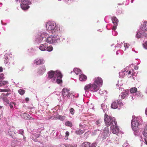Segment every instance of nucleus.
<instances>
[{
    "mask_svg": "<svg viewBox=\"0 0 147 147\" xmlns=\"http://www.w3.org/2000/svg\"><path fill=\"white\" fill-rule=\"evenodd\" d=\"M53 48L52 46L50 45L49 46H47V49L46 50L47 51L49 52H51L53 50Z\"/></svg>",
    "mask_w": 147,
    "mask_h": 147,
    "instance_id": "35",
    "label": "nucleus"
},
{
    "mask_svg": "<svg viewBox=\"0 0 147 147\" xmlns=\"http://www.w3.org/2000/svg\"><path fill=\"white\" fill-rule=\"evenodd\" d=\"M134 71L133 69H132L131 70H129L127 73L128 77L130 78L132 77L134 79H135V77L134 76H136V74L134 72Z\"/></svg>",
    "mask_w": 147,
    "mask_h": 147,
    "instance_id": "18",
    "label": "nucleus"
},
{
    "mask_svg": "<svg viewBox=\"0 0 147 147\" xmlns=\"http://www.w3.org/2000/svg\"><path fill=\"white\" fill-rule=\"evenodd\" d=\"M44 63V61L43 59H37L35 60L34 63L37 65H40L43 64Z\"/></svg>",
    "mask_w": 147,
    "mask_h": 147,
    "instance_id": "20",
    "label": "nucleus"
},
{
    "mask_svg": "<svg viewBox=\"0 0 147 147\" xmlns=\"http://www.w3.org/2000/svg\"><path fill=\"white\" fill-rule=\"evenodd\" d=\"M74 71L77 75L81 74V71L80 69L78 68H75L74 69Z\"/></svg>",
    "mask_w": 147,
    "mask_h": 147,
    "instance_id": "27",
    "label": "nucleus"
},
{
    "mask_svg": "<svg viewBox=\"0 0 147 147\" xmlns=\"http://www.w3.org/2000/svg\"><path fill=\"white\" fill-rule=\"evenodd\" d=\"M137 91V89L136 87L131 88L130 90V92L132 94L134 95H135Z\"/></svg>",
    "mask_w": 147,
    "mask_h": 147,
    "instance_id": "25",
    "label": "nucleus"
},
{
    "mask_svg": "<svg viewBox=\"0 0 147 147\" xmlns=\"http://www.w3.org/2000/svg\"><path fill=\"white\" fill-rule=\"evenodd\" d=\"M102 134L106 136H108L109 134L108 129L107 128H105L104 129L103 132Z\"/></svg>",
    "mask_w": 147,
    "mask_h": 147,
    "instance_id": "28",
    "label": "nucleus"
},
{
    "mask_svg": "<svg viewBox=\"0 0 147 147\" xmlns=\"http://www.w3.org/2000/svg\"><path fill=\"white\" fill-rule=\"evenodd\" d=\"M10 93H7L6 94V96H8L9 94Z\"/></svg>",
    "mask_w": 147,
    "mask_h": 147,
    "instance_id": "61",
    "label": "nucleus"
},
{
    "mask_svg": "<svg viewBox=\"0 0 147 147\" xmlns=\"http://www.w3.org/2000/svg\"><path fill=\"white\" fill-rule=\"evenodd\" d=\"M39 49L41 51H46V49H47V44L45 43L40 45L39 47Z\"/></svg>",
    "mask_w": 147,
    "mask_h": 147,
    "instance_id": "22",
    "label": "nucleus"
},
{
    "mask_svg": "<svg viewBox=\"0 0 147 147\" xmlns=\"http://www.w3.org/2000/svg\"><path fill=\"white\" fill-rule=\"evenodd\" d=\"M75 133L77 134L80 135L84 133V131L82 130L78 129L76 131Z\"/></svg>",
    "mask_w": 147,
    "mask_h": 147,
    "instance_id": "34",
    "label": "nucleus"
},
{
    "mask_svg": "<svg viewBox=\"0 0 147 147\" xmlns=\"http://www.w3.org/2000/svg\"><path fill=\"white\" fill-rule=\"evenodd\" d=\"M141 26L136 35V37L138 38L142 37L144 36L146 37V36L147 34L146 32L147 31V22H145L142 24Z\"/></svg>",
    "mask_w": 147,
    "mask_h": 147,
    "instance_id": "4",
    "label": "nucleus"
},
{
    "mask_svg": "<svg viewBox=\"0 0 147 147\" xmlns=\"http://www.w3.org/2000/svg\"><path fill=\"white\" fill-rule=\"evenodd\" d=\"M100 132V131L99 129H96V130L92 132V134L94 135H96V134H98Z\"/></svg>",
    "mask_w": 147,
    "mask_h": 147,
    "instance_id": "37",
    "label": "nucleus"
},
{
    "mask_svg": "<svg viewBox=\"0 0 147 147\" xmlns=\"http://www.w3.org/2000/svg\"><path fill=\"white\" fill-rule=\"evenodd\" d=\"M25 100L27 102L29 100V98H26L25 99Z\"/></svg>",
    "mask_w": 147,
    "mask_h": 147,
    "instance_id": "57",
    "label": "nucleus"
},
{
    "mask_svg": "<svg viewBox=\"0 0 147 147\" xmlns=\"http://www.w3.org/2000/svg\"><path fill=\"white\" fill-rule=\"evenodd\" d=\"M128 67H127L125 69L121 71V72L119 73V76L120 77L123 78L125 75L127 74V73L128 72L127 68Z\"/></svg>",
    "mask_w": 147,
    "mask_h": 147,
    "instance_id": "17",
    "label": "nucleus"
},
{
    "mask_svg": "<svg viewBox=\"0 0 147 147\" xmlns=\"http://www.w3.org/2000/svg\"><path fill=\"white\" fill-rule=\"evenodd\" d=\"M103 110L104 111V112H105V111L106 110L105 109L106 106H105L104 105H103H103H102L101 106ZM106 107H107V106H106Z\"/></svg>",
    "mask_w": 147,
    "mask_h": 147,
    "instance_id": "56",
    "label": "nucleus"
},
{
    "mask_svg": "<svg viewBox=\"0 0 147 147\" xmlns=\"http://www.w3.org/2000/svg\"><path fill=\"white\" fill-rule=\"evenodd\" d=\"M115 30L116 29H113V31H112V34L114 36H116L117 34V32L115 31Z\"/></svg>",
    "mask_w": 147,
    "mask_h": 147,
    "instance_id": "45",
    "label": "nucleus"
},
{
    "mask_svg": "<svg viewBox=\"0 0 147 147\" xmlns=\"http://www.w3.org/2000/svg\"><path fill=\"white\" fill-rule=\"evenodd\" d=\"M3 71V68L1 67H0V72Z\"/></svg>",
    "mask_w": 147,
    "mask_h": 147,
    "instance_id": "59",
    "label": "nucleus"
},
{
    "mask_svg": "<svg viewBox=\"0 0 147 147\" xmlns=\"http://www.w3.org/2000/svg\"><path fill=\"white\" fill-rule=\"evenodd\" d=\"M129 44L128 43H125L124 44V47L125 48V49L126 48H128L129 47Z\"/></svg>",
    "mask_w": 147,
    "mask_h": 147,
    "instance_id": "50",
    "label": "nucleus"
},
{
    "mask_svg": "<svg viewBox=\"0 0 147 147\" xmlns=\"http://www.w3.org/2000/svg\"><path fill=\"white\" fill-rule=\"evenodd\" d=\"M62 94L64 96H67L68 98L70 97V95L71 93H70V90L69 89L67 88H64L62 90Z\"/></svg>",
    "mask_w": 147,
    "mask_h": 147,
    "instance_id": "11",
    "label": "nucleus"
},
{
    "mask_svg": "<svg viewBox=\"0 0 147 147\" xmlns=\"http://www.w3.org/2000/svg\"><path fill=\"white\" fill-rule=\"evenodd\" d=\"M63 145L65 147H73L71 144H63Z\"/></svg>",
    "mask_w": 147,
    "mask_h": 147,
    "instance_id": "52",
    "label": "nucleus"
},
{
    "mask_svg": "<svg viewBox=\"0 0 147 147\" xmlns=\"http://www.w3.org/2000/svg\"><path fill=\"white\" fill-rule=\"evenodd\" d=\"M123 105L120 99H119L112 102L111 104V107L112 109H115L118 108V106L121 107Z\"/></svg>",
    "mask_w": 147,
    "mask_h": 147,
    "instance_id": "10",
    "label": "nucleus"
},
{
    "mask_svg": "<svg viewBox=\"0 0 147 147\" xmlns=\"http://www.w3.org/2000/svg\"><path fill=\"white\" fill-rule=\"evenodd\" d=\"M40 135L39 134H37L36 133H34L32 135V140L33 141L36 142L37 140L36 139H34V137L35 138H37Z\"/></svg>",
    "mask_w": 147,
    "mask_h": 147,
    "instance_id": "29",
    "label": "nucleus"
},
{
    "mask_svg": "<svg viewBox=\"0 0 147 147\" xmlns=\"http://www.w3.org/2000/svg\"><path fill=\"white\" fill-rule=\"evenodd\" d=\"M4 78L3 74H1L0 75V80H3Z\"/></svg>",
    "mask_w": 147,
    "mask_h": 147,
    "instance_id": "55",
    "label": "nucleus"
},
{
    "mask_svg": "<svg viewBox=\"0 0 147 147\" xmlns=\"http://www.w3.org/2000/svg\"><path fill=\"white\" fill-rule=\"evenodd\" d=\"M65 0V1L66 3H69V4H70V3H72V2H73L75 1H76L77 2V1H78V0Z\"/></svg>",
    "mask_w": 147,
    "mask_h": 147,
    "instance_id": "43",
    "label": "nucleus"
},
{
    "mask_svg": "<svg viewBox=\"0 0 147 147\" xmlns=\"http://www.w3.org/2000/svg\"><path fill=\"white\" fill-rule=\"evenodd\" d=\"M47 35L48 33L46 32H38L35 36L34 39L35 42L38 44L44 42V41L47 42L45 39L47 38L46 36H47Z\"/></svg>",
    "mask_w": 147,
    "mask_h": 147,
    "instance_id": "5",
    "label": "nucleus"
},
{
    "mask_svg": "<svg viewBox=\"0 0 147 147\" xmlns=\"http://www.w3.org/2000/svg\"><path fill=\"white\" fill-rule=\"evenodd\" d=\"M38 73L40 75H42L46 71V68L45 65L40 66L38 70Z\"/></svg>",
    "mask_w": 147,
    "mask_h": 147,
    "instance_id": "15",
    "label": "nucleus"
},
{
    "mask_svg": "<svg viewBox=\"0 0 147 147\" xmlns=\"http://www.w3.org/2000/svg\"><path fill=\"white\" fill-rule=\"evenodd\" d=\"M135 95L138 98H141L143 97V95L140 91H138Z\"/></svg>",
    "mask_w": 147,
    "mask_h": 147,
    "instance_id": "31",
    "label": "nucleus"
},
{
    "mask_svg": "<svg viewBox=\"0 0 147 147\" xmlns=\"http://www.w3.org/2000/svg\"><path fill=\"white\" fill-rule=\"evenodd\" d=\"M18 133L22 135H23L24 134V131L23 129H20L18 131Z\"/></svg>",
    "mask_w": 147,
    "mask_h": 147,
    "instance_id": "42",
    "label": "nucleus"
},
{
    "mask_svg": "<svg viewBox=\"0 0 147 147\" xmlns=\"http://www.w3.org/2000/svg\"><path fill=\"white\" fill-rule=\"evenodd\" d=\"M102 122V121L101 119H97L95 121L94 124L98 127L100 126Z\"/></svg>",
    "mask_w": 147,
    "mask_h": 147,
    "instance_id": "26",
    "label": "nucleus"
},
{
    "mask_svg": "<svg viewBox=\"0 0 147 147\" xmlns=\"http://www.w3.org/2000/svg\"><path fill=\"white\" fill-rule=\"evenodd\" d=\"M1 80H0V86H5L9 84L8 82L7 81H1Z\"/></svg>",
    "mask_w": 147,
    "mask_h": 147,
    "instance_id": "30",
    "label": "nucleus"
},
{
    "mask_svg": "<svg viewBox=\"0 0 147 147\" xmlns=\"http://www.w3.org/2000/svg\"><path fill=\"white\" fill-rule=\"evenodd\" d=\"M65 125L67 126L71 127L72 124L71 122L68 121L65 123Z\"/></svg>",
    "mask_w": 147,
    "mask_h": 147,
    "instance_id": "38",
    "label": "nucleus"
},
{
    "mask_svg": "<svg viewBox=\"0 0 147 147\" xmlns=\"http://www.w3.org/2000/svg\"><path fill=\"white\" fill-rule=\"evenodd\" d=\"M13 104L15 105L16 104L14 102H11L10 103V104L9 105V106L10 107L11 109H13Z\"/></svg>",
    "mask_w": 147,
    "mask_h": 147,
    "instance_id": "48",
    "label": "nucleus"
},
{
    "mask_svg": "<svg viewBox=\"0 0 147 147\" xmlns=\"http://www.w3.org/2000/svg\"><path fill=\"white\" fill-rule=\"evenodd\" d=\"M143 134L144 136V140L145 143L147 145V125L145 126L143 132Z\"/></svg>",
    "mask_w": 147,
    "mask_h": 147,
    "instance_id": "19",
    "label": "nucleus"
},
{
    "mask_svg": "<svg viewBox=\"0 0 147 147\" xmlns=\"http://www.w3.org/2000/svg\"><path fill=\"white\" fill-rule=\"evenodd\" d=\"M117 125V123L116 125L114 124L113 125L111 126L110 129L112 131V133L113 134H117L119 131V128L118 127Z\"/></svg>",
    "mask_w": 147,
    "mask_h": 147,
    "instance_id": "12",
    "label": "nucleus"
},
{
    "mask_svg": "<svg viewBox=\"0 0 147 147\" xmlns=\"http://www.w3.org/2000/svg\"><path fill=\"white\" fill-rule=\"evenodd\" d=\"M20 144V142L18 141L17 140H12L11 145L12 146H18Z\"/></svg>",
    "mask_w": 147,
    "mask_h": 147,
    "instance_id": "23",
    "label": "nucleus"
},
{
    "mask_svg": "<svg viewBox=\"0 0 147 147\" xmlns=\"http://www.w3.org/2000/svg\"><path fill=\"white\" fill-rule=\"evenodd\" d=\"M6 94H5V93H3L2 94L3 95V96H6Z\"/></svg>",
    "mask_w": 147,
    "mask_h": 147,
    "instance_id": "63",
    "label": "nucleus"
},
{
    "mask_svg": "<svg viewBox=\"0 0 147 147\" xmlns=\"http://www.w3.org/2000/svg\"><path fill=\"white\" fill-rule=\"evenodd\" d=\"M13 57L12 55L9 53H6L4 55V61L5 64L8 65L10 63Z\"/></svg>",
    "mask_w": 147,
    "mask_h": 147,
    "instance_id": "9",
    "label": "nucleus"
},
{
    "mask_svg": "<svg viewBox=\"0 0 147 147\" xmlns=\"http://www.w3.org/2000/svg\"><path fill=\"white\" fill-rule=\"evenodd\" d=\"M94 83L96 84H97V86H101L102 84V80L101 78L99 77H97L94 78Z\"/></svg>",
    "mask_w": 147,
    "mask_h": 147,
    "instance_id": "13",
    "label": "nucleus"
},
{
    "mask_svg": "<svg viewBox=\"0 0 147 147\" xmlns=\"http://www.w3.org/2000/svg\"><path fill=\"white\" fill-rule=\"evenodd\" d=\"M69 132L68 131H66L65 133V137L66 138V139H68V137L69 135Z\"/></svg>",
    "mask_w": 147,
    "mask_h": 147,
    "instance_id": "51",
    "label": "nucleus"
},
{
    "mask_svg": "<svg viewBox=\"0 0 147 147\" xmlns=\"http://www.w3.org/2000/svg\"><path fill=\"white\" fill-rule=\"evenodd\" d=\"M57 119L61 121H63L65 119L66 117L65 116H61L59 115L57 116Z\"/></svg>",
    "mask_w": 147,
    "mask_h": 147,
    "instance_id": "33",
    "label": "nucleus"
},
{
    "mask_svg": "<svg viewBox=\"0 0 147 147\" xmlns=\"http://www.w3.org/2000/svg\"><path fill=\"white\" fill-rule=\"evenodd\" d=\"M46 27L47 30L54 35L49 36L47 37L45 40L47 43L49 44H57L60 40L59 36L60 32V27L53 21H49L47 22L46 24Z\"/></svg>",
    "mask_w": 147,
    "mask_h": 147,
    "instance_id": "1",
    "label": "nucleus"
},
{
    "mask_svg": "<svg viewBox=\"0 0 147 147\" xmlns=\"http://www.w3.org/2000/svg\"><path fill=\"white\" fill-rule=\"evenodd\" d=\"M87 78L86 76L84 74H81L79 76V79L81 81H84L86 80Z\"/></svg>",
    "mask_w": 147,
    "mask_h": 147,
    "instance_id": "24",
    "label": "nucleus"
},
{
    "mask_svg": "<svg viewBox=\"0 0 147 147\" xmlns=\"http://www.w3.org/2000/svg\"><path fill=\"white\" fill-rule=\"evenodd\" d=\"M102 140H104L107 138V139H108V136H106V135H105L102 134Z\"/></svg>",
    "mask_w": 147,
    "mask_h": 147,
    "instance_id": "47",
    "label": "nucleus"
},
{
    "mask_svg": "<svg viewBox=\"0 0 147 147\" xmlns=\"http://www.w3.org/2000/svg\"><path fill=\"white\" fill-rule=\"evenodd\" d=\"M132 51H135V52H136V53H137V52H136V51H135L134 49H132Z\"/></svg>",
    "mask_w": 147,
    "mask_h": 147,
    "instance_id": "64",
    "label": "nucleus"
},
{
    "mask_svg": "<svg viewBox=\"0 0 147 147\" xmlns=\"http://www.w3.org/2000/svg\"><path fill=\"white\" fill-rule=\"evenodd\" d=\"M112 22L114 24L113 26V29H116L117 26L118 25V20L115 16H113L112 18Z\"/></svg>",
    "mask_w": 147,
    "mask_h": 147,
    "instance_id": "14",
    "label": "nucleus"
},
{
    "mask_svg": "<svg viewBox=\"0 0 147 147\" xmlns=\"http://www.w3.org/2000/svg\"><path fill=\"white\" fill-rule=\"evenodd\" d=\"M24 115H26V117H24V118L25 119H29L31 117L28 114L26 113H24Z\"/></svg>",
    "mask_w": 147,
    "mask_h": 147,
    "instance_id": "44",
    "label": "nucleus"
},
{
    "mask_svg": "<svg viewBox=\"0 0 147 147\" xmlns=\"http://www.w3.org/2000/svg\"><path fill=\"white\" fill-rule=\"evenodd\" d=\"M129 92V90H125L124 92H123L121 93L120 96H121L122 99H123L127 96Z\"/></svg>",
    "mask_w": 147,
    "mask_h": 147,
    "instance_id": "21",
    "label": "nucleus"
},
{
    "mask_svg": "<svg viewBox=\"0 0 147 147\" xmlns=\"http://www.w3.org/2000/svg\"><path fill=\"white\" fill-rule=\"evenodd\" d=\"M14 127L13 126L10 127L7 130V131L6 132V134H8L12 137L13 136V134H16L15 132L14 131Z\"/></svg>",
    "mask_w": 147,
    "mask_h": 147,
    "instance_id": "16",
    "label": "nucleus"
},
{
    "mask_svg": "<svg viewBox=\"0 0 147 147\" xmlns=\"http://www.w3.org/2000/svg\"><path fill=\"white\" fill-rule=\"evenodd\" d=\"M143 45L144 49H147V41H145L144 43H143Z\"/></svg>",
    "mask_w": 147,
    "mask_h": 147,
    "instance_id": "46",
    "label": "nucleus"
},
{
    "mask_svg": "<svg viewBox=\"0 0 147 147\" xmlns=\"http://www.w3.org/2000/svg\"><path fill=\"white\" fill-rule=\"evenodd\" d=\"M47 76L48 79L53 82L58 84H61L62 82L61 79L62 75L61 72L59 71H50L47 73Z\"/></svg>",
    "mask_w": 147,
    "mask_h": 147,
    "instance_id": "2",
    "label": "nucleus"
},
{
    "mask_svg": "<svg viewBox=\"0 0 147 147\" xmlns=\"http://www.w3.org/2000/svg\"><path fill=\"white\" fill-rule=\"evenodd\" d=\"M104 121L107 127L110 125L111 126H112L114 124L116 125L117 123L115 118L109 116L106 113L105 115Z\"/></svg>",
    "mask_w": 147,
    "mask_h": 147,
    "instance_id": "6",
    "label": "nucleus"
},
{
    "mask_svg": "<svg viewBox=\"0 0 147 147\" xmlns=\"http://www.w3.org/2000/svg\"><path fill=\"white\" fill-rule=\"evenodd\" d=\"M134 69L136 70H137L138 69V68L137 67H135Z\"/></svg>",
    "mask_w": 147,
    "mask_h": 147,
    "instance_id": "62",
    "label": "nucleus"
},
{
    "mask_svg": "<svg viewBox=\"0 0 147 147\" xmlns=\"http://www.w3.org/2000/svg\"><path fill=\"white\" fill-rule=\"evenodd\" d=\"M123 44V43H120V44H118H118L115 47H119L120 48H121V45Z\"/></svg>",
    "mask_w": 147,
    "mask_h": 147,
    "instance_id": "54",
    "label": "nucleus"
},
{
    "mask_svg": "<svg viewBox=\"0 0 147 147\" xmlns=\"http://www.w3.org/2000/svg\"><path fill=\"white\" fill-rule=\"evenodd\" d=\"M133 119L131 122V127L134 131V134L135 136L139 134L138 126L142 122V119L140 117H135V116H132Z\"/></svg>",
    "mask_w": 147,
    "mask_h": 147,
    "instance_id": "3",
    "label": "nucleus"
},
{
    "mask_svg": "<svg viewBox=\"0 0 147 147\" xmlns=\"http://www.w3.org/2000/svg\"><path fill=\"white\" fill-rule=\"evenodd\" d=\"M1 24L2 25H6V23H3L2 21H1Z\"/></svg>",
    "mask_w": 147,
    "mask_h": 147,
    "instance_id": "60",
    "label": "nucleus"
},
{
    "mask_svg": "<svg viewBox=\"0 0 147 147\" xmlns=\"http://www.w3.org/2000/svg\"><path fill=\"white\" fill-rule=\"evenodd\" d=\"M18 92L20 95H23L24 94L25 91L23 90L20 89L18 90Z\"/></svg>",
    "mask_w": 147,
    "mask_h": 147,
    "instance_id": "40",
    "label": "nucleus"
},
{
    "mask_svg": "<svg viewBox=\"0 0 147 147\" xmlns=\"http://www.w3.org/2000/svg\"><path fill=\"white\" fill-rule=\"evenodd\" d=\"M96 145L97 144L96 143H94L91 145V146H90V147H96Z\"/></svg>",
    "mask_w": 147,
    "mask_h": 147,
    "instance_id": "53",
    "label": "nucleus"
},
{
    "mask_svg": "<svg viewBox=\"0 0 147 147\" xmlns=\"http://www.w3.org/2000/svg\"><path fill=\"white\" fill-rule=\"evenodd\" d=\"M99 89V87L94 83L86 85L84 87V89L86 92H88V90H89L92 92H96Z\"/></svg>",
    "mask_w": 147,
    "mask_h": 147,
    "instance_id": "7",
    "label": "nucleus"
},
{
    "mask_svg": "<svg viewBox=\"0 0 147 147\" xmlns=\"http://www.w3.org/2000/svg\"><path fill=\"white\" fill-rule=\"evenodd\" d=\"M31 4L30 0H21L20 6L21 8L24 10H27L30 7L29 5Z\"/></svg>",
    "mask_w": 147,
    "mask_h": 147,
    "instance_id": "8",
    "label": "nucleus"
},
{
    "mask_svg": "<svg viewBox=\"0 0 147 147\" xmlns=\"http://www.w3.org/2000/svg\"><path fill=\"white\" fill-rule=\"evenodd\" d=\"M123 147H129V145L127 142H126L123 145Z\"/></svg>",
    "mask_w": 147,
    "mask_h": 147,
    "instance_id": "49",
    "label": "nucleus"
},
{
    "mask_svg": "<svg viewBox=\"0 0 147 147\" xmlns=\"http://www.w3.org/2000/svg\"><path fill=\"white\" fill-rule=\"evenodd\" d=\"M69 112L70 114L72 115H74L75 113V110L72 108H71L69 109Z\"/></svg>",
    "mask_w": 147,
    "mask_h": 147,
    "instance_id": "39",
    "label": "nucleus"
},
{
    "mask_svg": "<svg viewBox=\"0 0 147 147\" xmlns=\"http://www.w3.org/2000/svg\"><path fill=\"white\" fill-rule=\"evenodd\" d=\"M90 143L88 142H85L83 143L82 145V147H90Z\"/></svg>",
    "mask_w": 147,
    "mask_h": 147,
    "instance_id": "32",
    "label": "nucleus"
},
{
    "mask_svg": "<svg viewBox=\"0 0 147 147\" xmlns=\"http://www.w3.org/2000/svg\"><path fill=\"white\" fill-rule=\"evenodd\" d=\"M10 91V89L9 88L3 89H0V92H9Z\"/></svg>",
    "mask_w": 147,
    "mask_h": 147,
    "instance_id": "41",
    "label": "nucleus"
},
{
    "mask_svg": "<svg viewBox=\"0 0 147 147\" xmlns=\"http://www.w3.org/2000/svg\"><path fill=\"white\" fill-rule=\"evenodd\" d=\"M3 100L4 102V104L5 105H7L9 103V100L6 98H3Z\"/></svg>",
    "mask_w": 147,
    "mask_h": 147,
    "instance_id": "36",
    "label": "nucleus"
},
{
    "mask_svg": "<svg viewBox=\"0 0 147 147\" xmlns=\"http://www.w3.org/2000/svg\"><path fill=\"white\" fill-rule=\"evenodd\" d=\"M23 136V138L24 141H26V137L23 135H22Z\"/></svg>",
    "mask_w": 147,
    "mask_h": 147,
    "instance_id": "58",
    "label": "nucleus"
}]
</instances>
